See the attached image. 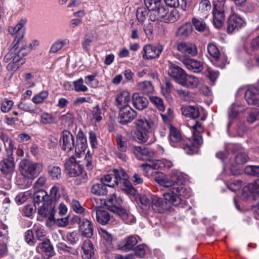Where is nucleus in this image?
Segmentation results:
<instances>
[{
    "instance_id": "obj_44",
    "label": "nucleus",
    "mask_w": 259,
    "mask_h": 259,
    "mask_svg": "<svg viewBox=\"0 0 259 259\" xmlns=\"http://www.w3.org/2000/svg\"><path fill=\"white\" fill-rule=\"evenodd\" d=\"M149 100L158 110L164 111L165 106L162 98L155 96H151L149 97Z\"/></svg>"
},
{
    "instance_id": "obj_1",
    "label": "nucleus",
    "mask_w": 259,
    "mask_h": 259,
    "mask_svg": "<svg viewBox=\"0 0 259 259\" xmlns=\"http://www.w3.org/2000/svg\"><path fill=\"white\" fill-rule=\"evenodd\" d=\"M25 24L26 20L22 19L15 27L10 26L8 28L11 34L16 35L15 39L10 46L9 51L4 59L5 62H9L7 65L9 70L17 69L20 65L23 64L24 60L23 58L32 50V45H27L23 39L25 34Z\"/></svg>"
},
{
    "instance_id": "obj_18",
    "label": "nucleus",
    "mask_w": 259,
    "mask_h": 259,
    "mask_svg": "<svg viewBox=\"0 0 259 259\" xmlns=\"http://www.w3.org/2000/svg\"><path fill=\"white\" fill-rule=\"evenodd\" d=\"M245 24L243 19L236 14L231 15L228 21L227 31L232 33L235 30H238Z\"/></svg>"
},
{
    "instance_id": "obj_43",
    "label": "nucleus",
    "mask_w": 259,
    "mask_h": 259,
    "mask_svg": "<svg viewBox=\"0 0 259 259\" xmlns=\"http://www.w3.org/2000/svg\"><path fill=\"white\" fill-rule=\"evenodd\" d=\"M243 192H248V194H259V179L250 183L243 188Z\"/></svg>"
},
{
    "instance_id": "obj_55",
    "label": "nucleus",
    "mask_w": 259,
    "mask_h": 259,
    "mask_svg": "<svg viewBox=\"0 0 259 259\" xmlns=\"http://www.w3.org/2000/svg\"><path fill=\"white\" fill-rule=\"evenodd\" d=\"M49 174L53 179H58L61 176V169L58 166L50 165L49 166Z\"/></svg>"
},
{
    "instance_id": "obj_17",
    "label": "nucleus",
    "mask_w": 259,
    "mask_h": 259,
    "mask_svg": "<svg viewBox=\"0 0 259 259\" xmlns=\"http://www.w3.org/2000/svg\"><path fill=\"white\" fill-rule=\"evenodd\" d=\"M116 143L117 149L119 151L115 152L116 157L120 160L126 161L127 156L124 152L126 151L127 149V143L125 138H123L121 134H117Z\"/></svg>"
},
{
    "instance_id": "obj_47",
    "label": "nucleus",
    "mask_w": 259,
    "mask_h": 259,
    "mask_svg": "<svg viewBox=\"0 0 259 259\" xmlns=\"http://www.w3.org/2000/svg\"><path fill=\"white\" fill-rule=\"evenodd\" d=\"M148 121L154 126L158 121V116L156 112L153 110H149L146 112V117Z\"/></svg>"
},
{
    "instance_id": "obj_63",
    "label": "nucleus",
    "mask_w": 259,
    "mask_h": 259,
    "mask_svg": "<svg viewBox=\"0 0 259 259\" xmlns=\"http://www.w3.org/2000/svg\"><path fill=\"white\" fill-rule=\"evenodd\" d=\"M135 254L139 257H144L146 252V246L143 244H140L135 248Z\"/></svg>"
},
{
    "instance_id": "obj_31",
    "label": "nucleus",
    "mask_w": 259,
    "mask_h": 259,
    "mask_svg": "<svg viewBox=\"0 0 259 259\" xmlns=\"http://www.w3.org/2000/svg\"><path fill=\"white\" fill-rule=\"evenodd\" d=\"M83 252L82 257L84 259H93L94 256V250L93 245L90 240L84 241L81 247Z\"/></svg>"
},
{
    "instance_id": "obj_26",
    "label": "nucleus",
    "mask_w": 259,
    "mask_h": 259,
    "mask_svg": "<svg viewBox=\"0 0 259 259\" xmlns=\"http://www.w3.org/2000/svg\"><path fill=\"white\" fill-rule=\"evenodd\" d=\"M199 83V79L198 78L192 75H189L185 73L182 80L179 84L183 87L190 88H196Z\"/></svg>"
},
{
    "instance_id": "obj_14",
    "label": "nucleus",
    "mask_w": 259,
    "mask_h": 259,
    "mask_svg": "<svg viewBox=\"0 0 259 259\" xmlns=\"http://www.w3.org/2000/svg\"><path fill=\"white\" fill-rule=\"evenodd\" d=\"M133 153L138 160L152 161L153 153L148 148L142 146H134Z\"/></svg>"
},
{
    "instance_id": "obj_29",
    "label": "nucleus",
    "mask_w": 259,
    "mask_h": 259,
    "mask_svg": "<svg viewBox=\"0 0 259 259\" xmlns=\"http://www.w3.org/2000/svg\"><path fill=\"white\" fill-rule=\"evenodd\" d=\"M181 111L183 115L192 119L198 118L200 115L199 108L196 106H183Z\"/></svg>"
},
{
    "instance_id": "obj_39",
    "label": "nucleus",
    "mask_w": 259,
    "mask_h": 259,
    "mask_svg": "<svg viewBox=\"0 0 259 259\" xmlns=\"http://www.w3.org/2000/svg\"><path fill=\"white\" fill-rule=\"evenodd\" d=\"M137 243V240L136 237L132 236H129L122 243L123 244L121 246V248L125 251H130L134 248Z\"/></svg>"
},
{
    "instance_id": "obj_64",
    "label": "nucleus",
    "mask_w": 259,
    "mask_h": 259,
    "mask_svg": "<svg viewBox=\"0 0 259 259\" xmlns=\"http://www.w3.org/2000/svg\"><path fill=\"white\" fill-rule=\"evenodd\" d=\"M99 233L101 237L106 240L108 242H111L112 240V235L108 232L106 230L100 228L98 230Z\"/></svg>"
},
{
    "instance_id": "obj_46",
    "label": "nucleus",
    "mask_w": 259,
    "mask_h": 259,
    "mask_svg": "<svg viewBox=\"0 0 259 259\" xmlns=\"http://www.w3.org/2000/svg\"><path fill=\"white\" fill-rule=\"evenodd\" d=\"M72 84L74 86V91L76 92H85L88 91V87L83 84V80L82 78L73 81Z\"/></svg>"
},
{
    "instance_id": "obj_23",
    "label": "nucleus",
    "mask_w": 259,
    "mask_h": 259,
    "mask_svg": "<svg viewBox=\"0 0 259 259\" xmlns=\"http://www.w3.org/2000/svg\"><path fill=\"white\" fill-rule=\"evenodd\" d=\"M151 200V207L154 211L162 213L167 207V203L157 196H150Z\"/></svg>"
},
{
    "instance_id": "obj_32",
    "label": "nucleus",
    "mask_w": 259,
    "mask_h": 259,
    "mask_svg": "<svg viewBox=\"0 0 259 259\" xmlns=\"http://www.w3.org/2000/svg\"><path fill=\"white\" fill-rule=\"evenodd\" d=\"M193 28L190 23H186L180 26L176 32V35L186 38L191 33Z\"/></svg>"
},
{
    "instance_id": "obj_5",
    "label": "nucleus",
    "mask_w": 259,
    "mask_h": 259,
    "mask_svg": "<svg viewBox=\"0 0 259 259\" xmlns=\"http://www.w3.org/2000/svg\"><path fill=\"white\" fill-rule=\"evenodd\" d=\"M226 1L217 0V2H213V23L214 27L218 29L223 26L226 14L228 11Z\"/></svg>"
},
{
    "instance_id": "obj_15",
    "label": "nucleus",
    "mask_w": 259,
    "mask_h": 259,
    "mask_svg": "<svg viewBox=\"0 0 259 259\" xmlns=\"http://www.w3.org/2000/svg\"><path fill=\"white\" fill-rule=\"evenodd\" d=\"M60 143L62 149L68 152L72 150L75 147L73 136L68 131H63L62 132Z\"/></svg>"
},
{
    "instance_id": "obj_48",
    "label": "nucleus",
    "mask_w": 259,
    "mask_h": 259,
    "mask_svg": "<svg viewBox=\"0 0 259 259\" xmlns=\"http://www.w3.org/2000/svg\"><path fill=\"white\" fill-rule=\"evenodd\" d=\"M70 205L72 210L76 213L82 214L84 212L85 209L78 200L73 199L70 202Z\"/></svg>"
},
{
    "instance_id": "obj_25",
    "label": "nucleus",
    "mask_w": 259,
    "mask_h": 259,
    "mask_svg": "<svg viewBox=\"0 0 259 259\" xmlns=\"http://www.w3.org/2000/svg\"><path fill=\"white\" fill-rule=\"evenodd\" d=\"M131 100L130 94L126 91H122L117 94L115 99V105L120 109L128 106Z\"/></svg>"
},
{
    "instance_id": "obj_33",
    "label": "nucleus",
    "mask_w": 259,
    "mask_h": 259,
    "mask_svg": "<svg viewBox=\"0 0 259 259\" xmlns=\"http://www.w3.org/2000/svg\"><path fill=\"white\" fill-rule=\"evenodd\" d=\"M122 200L120 197H117L116 195L113 193L109 196L105 201V205L110 208H117L121 204Z\"/></svg>"
},
{
    "instance_id": "obj_42",
    "label": "nucleus",
    "mask_w": 259,
    "mask_h": 259,
    "mask_svg": "<svg viewBox=\"0 0 259 259\" xmlns=\"http://www.w3.org/2000/svg\"><path fill=\"white\" fill-rule=\"evenodd\" d=\"M137 87L144 94L148 95L153 93L154 88L151 83L148 81H145L138 83Z\"/></svg>"
},
{
    "instance_id": "obj_51",
    "label": "nucleus",
    "mask_w": 259,
    "mask_h": 259,
    "mask_svg": "<svg viewBox=\"0 0 259 259\" xmlns=\"http://www.w3.org/2000/svg\"><path fill=\"white\" fill-rule=\"evenodd\" d=\"M176 92L179 97L181 100L186 102H190L191 101L192 97L191 93L189 91L184 90H177Z\"/></svg>"
},
{
    "instance_id": "obj_6",
    "label": "nucleus",
    "mask_w": 259,
    "mask_h": 259,
    "mask_svg": "<svg viewBox=\"0 0 259 259\" xmlns=\"http://www.w3.org/2000/svg\"><path fill=\"white\" fill-rule=\"evenodd\" d=\"M187 179V175L178 170H172L170 174V178L157 179L158 183L164 187H174L177 184H183Z\"/></svg>"
},
{
    "instance_id": "obj_38",
    "label": "nucleus",
    "mask_w": 259,
    "mask_h": 259,
    "mask_svg": "<svg viewBox=\"0 0 259 259\" xmlns=\"http://www.w3.org/2000/svg\"><path fill=\"white\" fill-rule=\"evenodd\" d=\"M128 178V175L126 174V178L122 180L120 187H121L127 194L134 196L136 194V190L132 186Z\"/></svg>"
},
{
    "instance_id": "obj_11",
    "label": "nucleus",
    "mask_w": 259,
    "mask_h": 259,
    "mask_svg": "<svg viewBox=\"0 0 259 259\" xmlns=\"http://www.w3.org/2000/svg\"><path fill=\"white\" fill-rule=\"evenodd\" d=\"M207 52L209 55L217 63V65L222 67L227 62L226 56L220 53L218 48L213 44L209 43L207 46Z\"/></svg>"
},
{
    "instance_id": "obj_30",
    "label": "nucleus",
    "mask_w": 259,
    "mask_h": 259,
    "mask_svg": "<svg viewBox=\"0 0 259 259\" xmlns=\"http://www.w3.org/2000/svg\"><path fill=\"white\" fill-rule=\"evenodd\" d=\"M76 139V143L74 147L76 153L79 154L84 152L87 147V142L83 132L80 131L78 133Z\"/></svg>"
},
{
    "instance_id": "obj_37",
    "label": "nucleus",
    "mask_w": 259,
    "mask_h": 259,
    "mask_svg": "<svg viewBox=\"0 0 259 259\" xmlns=\"http://www.w3.org/2000/svg\"><path fill=\"white\" fill-rule=\"evenodd\" d=\"M90 190L92 194L97 196L105 195L107 193L106 187L102 183L94 184Z\"/></svg>"
},
{
    "instance_id": "obj_12",
    "label": "nucleus",
    "mask_w": 259,
    "mask_h": 259,
    "mask_svg": "<svg viewBox=\"0 0 259 259\" xmlns=\"http://www.w3.org/2000/svg\"><path fill=\"white\" fill-rule=\"evenodd\" d=\"M119 110V122L122 124H126L131 122L137 116V112L130 106Z\"/></svg>"
},
{
    "instance_id": "obj_56",
    "label": "nucleus",
    "mask_w": 259,
    "mask_h": 259,
    "mask_svg": "<svg viewBox=\"0 0 259 259\" xmlns=\"http://www.w3.org/2000/svg\"><path fill=\"white\" fill-rule=\"evenodd\" d=\"M13 102L12 100L5 99L2 101L1 110L4 112H8L12 108Z\"/></svg>"
},
{
    "instance_id": "obj_54",
    "label": "nucleus",
    "mask_w": 259,
    "mask_h": 259,
    "mask_svg": "<svg viewBox=\"0 0 259 259\" xmlns=\"http://www.w3.org/2000/svg\"><path fill=\"white\" fill-rule=\"evenodd\" d=\"M59 119L61 121L62 124L69 125L73 121V116L72 113H67L61 116Z\"/></svg>"
},
{
    "instance_id": "obj_13",
    "label": "nucleus",
    "mask_w": 259,
    "mask_h": 259,
    "mask_svg": "<svg viewBox=\"0 0 259 259\" xmlns=\"http://www.w3.org/2000/svg\"><path fill=\"white\" fill-rule=\"evenodd\" d=\"M245 99L248 104L259 107V83L250 87L245 92Z\"/></svg>"
},
{
    "instance_id": "obj_24",
    "label": "nucleus",
    "mask_w": 259,
    "mask_h": 259,
    "mask_svg": "<svg viewBox=\"0 0 259 259\" xmlns=\"http://www.w3.org/2000/svg\"><path fill=\"white\" fill-rule=\"evenodd\" d=\"M168 73L179 83L186 72L180 67L170 63L168 66Z\"/></svg>"
},
{
    "instance_id": "obj_60",
    "label": "nucleus",
    "mask_w": 259,
    "mask_h": 259,
    "mask_svg": "<svg viewBox=\"0 0 259 259\" xmlns=\"http://www.w3.org/2000/svg\"><path fill=\"white\" fill-rule=\"evenodd\" d=\"M39 247L41 249L42 251L46 252L51 253L53 250V246L51 245L49 241H44L39 244Z\"/></svg>"
},
{
    "instance_id": "obj_7",
    "label": "nucleus",
    "mask_w": 259,
    "mask_h": 259,
    "mask_svg": "<svg viewBox=\"0 0 259 259\" xmlns=\"http://www.w3.org/2000/svg\"><path fill=\"white\" fill-rule=\"evenodd\" d=\"M114 174L105 175L101 179L103 184L106 187H114L120 185L122 180L126 178V173L122 169H114Z\"/></svg>"
},
{
    "instance_id": "obj_28",
    "label": "nucleus",
    "mask_w": 259,
    "mask_h": 259,
    "mask_svg": "<svg viewBox=\"0 0 259 259\" xmlns=\"http://www.w3.org/2000/svg\"><path fill=\"white\" fill-rule=\"evenodd\" d=\"M65 167L70 177H78L82 172V167L79 163H65Z\"/></svg>"
},
{
    "instance_id": "obj_9",
    "label": "nucleus",
    "mask_w": 259,
    "mask_h": 259,
    "mask_svg": "<svg viewBox=\"0 0 259 259\" xmlns=\"http://www.w3.org/2000/svg\"><path fill=\"white\" fill-rule=\"evenodd\" d=\"M143 50L144 52L143 54V59L149 60L158 58L163 50V47L160 44L146 45Z\"/></svg>"
},
{
    "instance_id": "obj_52",
    "label": "nucleus",
    "mask_w": 259,
    "mask_h": 259,
    "mask_svg": "<svg viewBox=\"0 0 259 259\" xmlns=\"http://www.w3.org/2000/svg\"><path fill=\"white\" fill-rule=\"evenodd\" d=\"M192 22L195 27V28L198 31L202 32L206 29V25L205 23L201 20L193 18Z\"/></svg>"
},
{
    "instance_id": "obj_59",
    "label": "nucleus",
    "mask_w": 259,
    "mask_h": 259,
    "mask_svg": "<svg viewBox=\"0 0 259 259\" xmlns=\"http://www.w3.org/2000/svg\"><path fill=\"white\" fill-rule=\"evenodd\" d=\"M93 116L97 122L100 121L102 119L101 111L98 105L93 108Z\"/></svg>"
},
{
    "instance_id": "obj_10",
    "label": "nucleus",
    "mask_w": 259,
    "mask_h": 259,
    "mask_svg": "<svg viewBox=\"0 0 259 259\" xmlns=\"http://www.w3.org/2000/svg\"><path fill=\"white\" fill-rule=\"evenodd\" d=\"M39 215L43 218H48L47 223L54 220L55 214V206L51 201H47L38 208Z\"/></svg>"
},
{
    "instance_id": "obj_61",
    "label": "nucleus",
    "mask_w": 259,
    "mask_h": 259,
    "mask_svg": "<svg viewBox=\"0 0 259 259\" xmlns=\"http://www.w3.org/2000/svg\"><path fill=\"white\" fill-rule=\"evenodd\" d=\"M35 231L37 238L39 240H44L46 237V231L41 227L35 226Z\"/></svg>"
},
{
    "instance_id": "obj_16",
    "label": "nucleus",
    "mask_w": 259,
    "mask_h": 259,
    "mask_svg": "<svg viewBox=\"0 0 259 259\" xmlns=\"http://www.w3.org/2000/svg\"><path fill=\"white\" fill-rule=\"evenodd\" d=\"M176 48L185 56L193 57L197 54L196 46L193 44L185 42H178L176 44Z\"/></svg>"
},
{
    "instance_id": "obj_58",
    "label": "nucleus",
    "mask_w": 259,
    "mask_h": 259,
    "mask_svg": "<svg viewBox=\"0 0 259 259\" xmlns=\"http://www.w3.org/2000/svg\"><path fill=\"white\" fill-rule=\"evenodd\" d=\"M67 239L71 244H75L79 240V235L76 232L69 233L67 235Z\"/></svg>"
},
{
    "instance_id": "obj_8",
    "label": "nucleus",
    "mask_w": 259,
    "mask_h": 259,
    "mask_svg": "<svg viewBox=\"0 0 259 259\" xmlns=\"http://www.w3.org/2000/svg\"><path fill=\"white\" fill-rule=\"evenodd\" d=\"M42 169L40 163H20L19 170L24 177L33 179Z\"/></svg>"
},
{
    "instance_id": "obj_22",
    "label": "nucleus",
    "mask_w": 259,
    "mask_h": 259,
    "mask_svg": "<svg viewBox=\"0 0 259 259\" xmlns=\"http://www.w3.org/2000/svg\"><path fill=\"white\" fill-rule=\"evenodd\" d=\"M95 213L97 222L102 225L107 224L111 220V215L109 213L103 209L95 208L93 210L92 214Z\"/></svg>"
},
{
    "instance_id": "obj_53",
    "label": "nucleus",
    "mask_w": 259,
    "mask_h": 259,
    "mask_svg": "<svg viewBox=\"0 0 259 259\" xmlns=\"http://www.w3.org/2000/svg\"><path fill=\"white\" fill-rule=\"evenodd\" d=\"M48 93L47 91H42L35 96L32 99V102L35 104L42 103L44 100L47 98Z\"/></svg>"
},
{
    "instance_id": "obj_45",
    "label": "nucleus",
    "mask_w": 259,
    "mask_h": 259,
    "mask_svg": "<svg viewBox=\"0 0 259 259\" xmlns=\"http://www.w3.org/2000/svg\"><path fill=\"white\" fill-rule=\"evenodd\" d=\"M149 9L147 10L144 7L138 8L137 10L136 17L139 22L143 23L148 15H149Z\"/></svg>"
},
{
    "instance_id": "obj_35",
    "label": "nucleus",
    "mask_w": 259,
    "mask_h": 259,
    "mask_svg": "<svg viewBox=\"0 0 259 259\" xmlns=\"http://www.w3.org/2000/svg\"><path fill=\"white\" fill-rule=\"evenodd\" d=\"M0 139L4 142L7 153L9 154H12L13 150L14 149L13 140L8 135L4 133H0Z\"/></svg>"
},
{
    "instance_id": "obj_40",
    "label": "nucleus",
    "mask_w": 259,
    "mask_h": 259,
    "mask_svg": "<svg viewBox=\"0 0 259 259\" xmlns=\"http://www.w3.org/2000/svg\"><path fill=\"white\" fill-rule=\"evenodd\" d=\"M69 44L68 39H59L55 41L51 46L49 51L50 53H55L61 50L65 45Z\"/></svg>"
},
{
    "instance_id": "obj_27",
    "label": "nucleus",
    "mask_w": 259,
    "mask_h": 259,
    "mask_svg": "<svg viewBox=\"0 0 259 259\" xmlns=\"http://www.w3.org/2000/svg\"><path fill=\"white\" fill-rule=\"evenodd\" d=\"M132 103L137 109L142 110L147 107L148 101L146 98L138 93H134L132 96Z\"/></svg>"
},
{
    "instance_id": "obj_36",
    "label": "nucleus",
    "mask_w": 259,
    "mask_h": 259,
    "mask_svg": "<svg viewBox=\"0 0 259 259\" xmlns=\"http://www.w3.org/2000/svg\"><path fill=\"white\" fill-rule=\"evenodd\" d=\"M141 167L145 171L146 175L150 177L157 174L156 170L160 167V165H159L158 163H152L151 164L146 163L142 164Z\"/></svg>"
},
{
    "instance_id": "obj_20",
    "label": "nucleus",
    "mask_w": 259,
    "mask_h": 259,
    "mask_svg": "<svg viewBox=\"0 0 259 259\" xmlns=\"http://www.w3.org/2000/svg\"><path fill=\"white\" fill-rule=\"evenodd\" d=\"M78 228L81 235L84 237L91 238L93 235V223L88 219H82Z\"/></svg>"
},
{
    "instance_id": "obj_3",
    "label": "nucleus",
    "mask_w": 259,
    "mask_h": 259,
    "mask_svg": "<svg viewBox=\"0 0 259 259\" xmlns=\"http://www.w3.org/2000/svg\"><path fill=\"white\" fill-rule=\"evenodd\" d=\"M182 185H178L177 184L171 187L170 192L164 193L163 197L165 200L172 205L177 206L180 204L183 198H187L190 197L191 195V189L184 187Z\"/></svg>"
},
{
    "instance_id": "obj_34",
    "label": "nucleus",
    "mask_w": 259,
    "mask_h": 259,
    "mask_svg": "<svg viewBox=\"0 0 259 259\" xmlns=\"http://www.w3.org/2000/svg\"><path fill=\"white\" fill-rule=\"evenodd\" d=\"M136 124L139 129L143 130L144 132H149L154 127L153 124L148 121L145 117H139L136 120Z\"/></svg>"
},
{
    "instance_id": "obj_62",
    "label": "nucleus",
    "mask_w": 259,
    "mask_h": 259,
    "mask_svg": "<svg viewBox=\"0 0 259 259\" xmlns=\"http://www.w3.org/2000/svg\"><path fill=\"white\" fill-rule=\"evenodd\" d=\"M41 121L44 124L53 123L54 122V118L48 113H43L41 115Z\"/></svg>"
},
{
    "instance_id": "obj_19",
    "label": "nucleus",
    "mask_w": 259,
    "mask_h": 259,
    "mask_svg": "<svg viewBox=\"0 0 259 259\" xmlns=\"http://www.w3.org/2000/svg\"><path fill=\"white\" fill-rule=\"evenodd\" d=\"M180 60L188 70L194 72H200L203 70V63L199 61L184 57L180 58Z\"/></svg>"
},
{
    "instance_id": "obj_49",
    "label": "nucleus",
    "mask_w": 259,
    "mask_h": 259,
    "mask_svg": "<svg viewBox=\"0 0 259 259\" xmlns=\"http://www.w3.org/2000/svg\"><path fill=\"white\" fill-rule=\"evenodd\" d=\"M244 172L252 176H259V166L248 165L244 169Z\"/></svg>"
},
{
    "instance_id": "obj_41",
    "label": "nucleus",
    "mask_w": 259,
    "mask_h": 259,
    "mask_svg": "<svg viewBox=\"0 0 259 259\" xmlns=\"http://www.w3.org/2000/svg\"><path fill=\"white\" fill-rule=\"evenodd\" d=\"M49 196L48 195L47 192L44 190H39L33 195V201L35 204H39L41 202H45L47 201H51L49 199Z\"/></svg>"
},
{
    "instance_id": "obj_50",
    "label": "nucleus",
    "mask_w": 259,
    "mask_h": 259,
    "mask_svg": "<svg viewBox=\"0 0 259 259\" xmlns=\"http://www.w3.org/2000/svg\"><path fill=\"white\" fill-rule=\"evenodd\" d=\"M15 168L14 163H2L0 167L1 171L5 175L12 172Z\"/></svg>"
},
{
    "instance_id": "obj_21",
    "label": "nucleus",
    "mask_w": 259,
    "mask_h": 259,
    "mask_svg": "<svg viewBox=\"0 0 259 259\" xmlns=\"http://www.w3.org/2000/svg\"><path fill=\"white\" fill-rule=\"evenodd\" d=\"M169 140L173 146H179L181 147L182 143L185 142L186 140H183L182 138V135L180 131L176 127L172 125L169 126Z\"/></svg>"
},
{
    "instance_id": "obj_4",
    "label": "nucleus",
    "mask_w": 259,
    "mask_h": 259,
    "mask_svg": "<svg viewBox=\"0 0 259 259\" xmlns=\"http://www.w3.org/2000/svg\"><path fill=\"white\" fill-rule=\"evenodd\" d=\"M149 20L152 21L156 20L163 21L166 23L174 22L176 20L175 17L177 14L176 11H172L168 14V9L163 6H161L160 3L158 5H153L151 7H149Z\"/></svg>"
},
{
    "instance_id": "obj_2",
    "label": "nucleus",
    "mask_w": 259,
    "mask_h": 259,
    "mask_svg": "<svg viewBox=\"0 0 259 259\" xmlns=\"http://www.w3.org/2000/svg\"><path fill=\"white\" fill-rule=\"evenodd\" d=\"M188 126L193 129V141L190 139L181 143V147L189 155L197 153L199 147L203 143V139L200 134L203 132V127L199 121H196L192 125L188 124Z\"/></svg>"
},
{
    "instance_id": "obj_57",
    "label": "nucleus",
    "mask_w": 259,
    "mask_h": 259,
    "mask_svg": "<svg viewBox=\"0 0 259 259\" xmlns=\"http://www.w3.org/2000/svg\"><path fill=\"white\" fill-rule=\"evenodd\" d=\"M211 4L208 0H202L199 3V9L202 12L205 13L211 9Z\"/></svg>"
}]
</instances>
